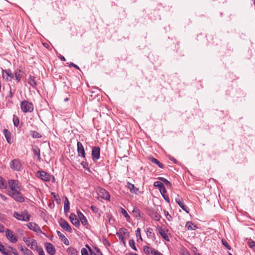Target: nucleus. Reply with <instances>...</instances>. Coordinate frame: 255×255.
<instances>
[{
	"label": "nucleus",
	"instance_id": "nucleus-64",
	"mask_svg": "<svg viewBox=\"0 0 255 255\" xmlns=\"http://www.w3.org/2000/svg\"><path fill=\"white\" fill-rule=\"evenodd\" d=\"M182 255H190V254L189 253L188 251H185L182 253Z\"/></svg>",
	"mask_w": 255,
	"mask_h": 255
},
{
	"label": "nucleus",
	"instance_id": "nucleus-42",
	"mask_svg": "<svg viewBox=\"0 0 255 255\" xmlns=\"http://www.w3.org/2000/svg\"><path fill=\"white\" fill-rule=\"evenodd\" d=\"M249 247L252 249H255V242L250 239L248 243Z\"/></svg>",
	"mask_w": 255,
	"mask_h": 255
},
{
	"label": "nucleus",
	"instance_id": "nucleus-43",
	"mask_svg": "<svg viewBox=\"0 0 255 255\" xmlns=\"http://www.w3.org/2000/svg\"><path fill=\"white\" fill-rule=\"evenodd\" d=\"M7 250L1 244H0V252L3 255H5V254L7 253Z\"/></svg>",
	"mask_w": 255,
	"mask_h": 255
},
{
	"label": "nucleus",
	"instance_id": "nucleus-51",
	"mask_svg": "<svg viewBox=\"0 0 255 255\" xmlns=\"http://www.w3.org/2000/svg\"><path fill=\"white\" fill-rule=\"evenodd\" d=\"M90 208L92 211L95 213H97L99 212V209L95 206H91Z\"/></svg>",
	"mask_w": 255,
	"mask_h": 255
},
{
	"label": "nucleus",
	"instance_id": "nucleus-1",
	"mask_svg": "<svg viewBox=\"0 0 255 255\" xmlns=\"http://www.w3.org/2000/svg\"><path fill=\"white\" fill-rule=\"evenodd\" d=\"M10 190L8 191V194L15 200L19 202L24 201V198L20 192L21 185L18 180H10L8 182Z\"/></svg>",
	"mask_w": 255,
	"mask_h": 255
},
{
	"label": "nucleus",
	"instance_id": "nucleus-41",
	"mask_svg": "<svg viewBox=\"0 0 255 255\" xmlns=\"http://www.w3.org/2000/svg\"><path fill=\"white\" fill-rule=\"evenodd\" d=\"M129 245L133 250L137 251L133 240L132 239L129 241Z\"/></svg>",
	"mask_w": 255,
	"mask_h": 255
},
{
	"label": "nucleus",
	"instance_id": "nucleus-25",
	"mask_svg": "<svg viewBox=\"0 0 255 255\" xmlns=\"http://www.w3.org/2000/svg\"><path fill=\"white\" fill-rule=\"evenodd\" d=\"M143 248L144 253L147 255H150V254H153L154 255V251H157L154 249H150L147 246H143Z\"/></svg>",
	"mask_w": 255,
	"mask_h": 255
},
{
	"label": "nucleus",
	"instance_id": "nucleus-10",
	"mask_svg": "<svg viewBox=\"0 0 255 255\" xmlns=\"http://www.w3.org/2000/svg\"><path fill=\"white\" fill-rule=\"evenodd\" d=\"M37 175L41 179L44 181H49L50 180V175L45 171H38Z\"/></svg>",
	"mask_w": 255,
	"mask_h": 255
},
{
	"label": "nucleus",
	"instance_id": "nucleus-57",
	"mask_svg": "<svg viewBox=\"0 0 255 255\" xmlns=\"http://www.w3.org/2000/svg\"><path fill=\"white\" fill-rule=\"evenodd\" d=\"M68 64H69L70 67H74L76 68L77 69H79V67L77 65L71 62L69 64V63H68Z\"/></svg>",
	"mask_w": 255,
	"mask_h": 255
},
{
	"label": "nucleus",
	"instance_id": "nucleus-6",
	"mask_svg": "<svg viewBox=\"0 0 255 255\" xmlns=\"http://www.w3.org/2000/svg\"><path fill=\"white\" fill-rule=\"evenodd\" d=\"M5 236L7 239L12 243H15L17 240V238L14 235L13 232L9 229H7L5 231Z\"/></svg>",
	"mask_w": 255,
	"mask_h": 255
},
{
	"label": "nucleus",
	"instance_id": "nucleus-18",
	"mask_svg": "<svg viewBox=\"0 0 255 255\" xmlns=\"http://www.w3.org/2000/svg\"><path fill=\"white\" fill-rule=\"evenodd\" d=\"M28 84L32 87H35L37 86V83L35 80V77L31 75H29L27 79Z\"/></svg>",
	"mask_w": 255,
	"mask_h": 255
},
{
	"label": "nucleus",
	"instance_id": "nucleus-37",
	"mask_svg": "<svg viewBox=\"0 0 255 255\" xmlns=\"http://www.w3.org/2000/svg\"><path fill=\"white\" fill-rule=\"evenodd\" d=\"M159 179L162 181H163L166 186L169 187H171V183L166 179L164 178L163 177H159Z\"/></svg>",
	"mask_w": 255,
	"mask_h": 255
},
{
	"label": "nucleus",
	"instance_id": "nucleus-7",
	"mask_svg": "<svg viewBox=\"0 0 255 255\" xmlns=\"http://www.w3.org/2000/svg\"><path fill=\"white\" fill-rule=\"evenodd\" d=\"M92 159L94 161L97 160L100 156V148L98 146H94L92 150Z\"/></svg>",
	"mask_w": 255,
	"mask_h": 255
},
{
	"label": "nucleus",
	"instance_id": "nucleus-53",
	"mask_svg": "<svg viewBox=\"0 0 255 255\" xmlns=\"http://www.w3.org/2000/svg\"><path fill=\"white\" fill-rule=\"evenodd\" d=\"M24 255H34V254L30 250L27 249L26 250H25Z\"/></svg>",
	"mask_w": 255,
	"mask_h": 255
},
{
	"label": "nucleus",
	"instance_id": "nucleus-8",
	"mask_svg": "<svg viewBox=\"0 0 255 255\" xmlns=\"http://www.w3.org/2000/svg\"><path fill=\"white\" fill-rule=\"evenodd\" d=\"M59 225L65 231L69 233H72V230L68 224V223L65 221V220H63L62 219H61L59 221Z\"/></svg>",
	"mask_w": 255,
	"mask_h": 255
},
{
	"label": "nucleus",
	"instance_id": "nucleus-5",
	"mask_svg": "<svg viewBox=\"0 0 255 255\" xmlns=\"http://www.w3.org/2000/svg\"><path fill=\"white\" fill-rule=\"evenodd\" d=\"M2 76L3 78L7 81H11L14 78V74L10 69L3 70Z\"/></svg>",
	"mask_w": 255,
	"mask_h": 255
},
{
	"label": "nucleus",
	"instance_id": "nucleus-28",
	"mask_svg": "<svg viewBox=\"0 0 255 255\" xmlns=\"http://www.w3.org/2000/svg\"><path fill=\"white\" fill-rule=\"evenodd\" d=\"M64 210L65 213L69 212L70 210V203L66 197H65V201H64Z\"/></svg>",
	"mask_w": 255,
	"mask_h": 255
},
{
	"label": "nucleus",
	"instance_id": "nucleus-52",
	"mask_svg": "<svg viewBox=\"0 0 255 255\" xmlns=\"http://www.w3.org/2000/svg\"><path fill=\"white\" fill-rule=\"evenodd\" d=\"M164 215L168 221H170L171 220L172 217L170 215L167 211H164Z\"/></svg>",
	"mask_w": 255,
	"mask_h": 255
},
{
	"label": "nucleus",
	"instance_id": "nucleus-11",
	"mask_svg": "<svg viewBox=\"0 0 255 255\" xmlns=\"http://www.w3.org/2000/svg\"><path fill=\"white\" fill-rule=\"evenodd\" d=\"M71 223L74 225L76 227H79L80 226V222L79 219L77 218L75 214L71 213L69 217Z\"/></svg>",
	"mask_w": 255,
	"mask_h": 255
},
{
	"label": "nucleus",
	"instance_id": "nucleus-46",
	"mask_svg": "<svg viewBox=\"0 0 255 255\" xmlns=\"http://www.w3.org/2000/svg\"><path fill=\"white\" fill-rule=\"evenodd\" d=\"M159 189V191H160L161 195L166 194V193L167 192V190H166V188L165 187L164 185H163L162 186V187L160 188Z\"/></svg>",
	"mask_w": 255,
	"mask_h": 255
},
{
	"label": "nucleus",
	"instance_id": "nucleus-27",
	"mask_svg": "<svg viewBox=\"0 0 255 255\" xmlns=\"http://www.w3.org/2000/svg\"><path fill=\"white\" fill-rule=\"evenodd\" d=\"M128 188L130 190V192L135 194L138 191V189L136 188L134 185L129 182L128 183Z\"/></svg>",
	"mask_w": 255,
	"mask_h": 255
},
{
	"label": "nucleus",
	"instance_id": "nucleus-39",
	"mask_svg": "<svg viewBox=\"0 0 255 255\" xmlns=\"http://www.w3.org/2000/svg\"><path fill=\"white\" fill-rule=\"evenodd\" d=\"M13 122L14 126L18 127L19 125V119L15 115H13Z\"/></svg>",
	"mask_w": 255,
	"mask_h": 255
},
{
	"label": "nucleus",
	"instance_id": "nucleus-33",
	"mask_svg": "<svg viewBox=\"0 0 255 255\" xmlns=\"http://www.w3.org/2000/svg\"><path fill=\"white\" fill-rule=\"evenodd\" d=\"M132 212L133 215L136 217L140 216V211L136 207H133Z\"/></svg>",
	"mask_w": 255,
	"mask_h": 255
},
{
	"label": "nucleus",
	"instance_id": "nucleus-63",
	"mask_svg": "<svg viewBox=\"0 0 255 255\" xmlns=\"http://www.w3.org/2000/svg\"><path fill=\"white\" fill-rule=\"evenodd\" d=\"M59 58L60 59V60L61 61H65L66 60L65 57L64 56H62L61 55H60L59 56Z\"/></svg>",
	"mask_w": 255,
	"mask_h": 255
},
{
	"label": "nucleus",
	"instance_id": "nucleus-32",
	"mask_svg": "<svg viewBox=\"0 0 255 255\" xmlns=\"http://www.w3.org/2000/svg\"><path fill=\"white\" fill-rule=\"evenodd\" d=\"M7 187V183L4 179L0 176V188L5 189Z\"/></svg>",
	"mask_w": 255,
	"mask_h": 255
},
{
	"label": "nucleus",
	"instance_id": "nucleus-56",
	"mask_svg": "<svg viewBox=\"0 0 255 255\" xmlns=\"http://www.w3.org/2000/svg\"><path fill=\"white\" fill-rule=\"evenodd\" d=\"M39 255H45V253L43 250V249H39L38 251H37Z\"/></svg>",
	"mask_w": 255,
	"mask_h": 255
},
{
	"label": "nucleus",
	"instance_id": "nucleus-35",
	"mask_svg": "<svg viewBox=\"0 0 255 255\" xmlns=\"http://www.w3.org/2000/svg\"><path fill=\"white\" fill-rule=\"evenodd\" d=\"M30 135L33 138H38L41 137L40 133L36 131L32 130L30 131Z\"/></svg>",
	"mask_w": 255,
	"mask_h": 255
},
{
	"label": "nucleus",
	"instance_id": "nucleus-24",
	"mask_svg": "<svg viewBox=\"0 0 255 255\" xmlns=\"http://www.w3.org/2000/svg\"><path fill=\"white\" fill-rule=\"evenodd\" d=\"M149 160L152 163L156 164L159 167L161 168H163L164 165L163 164H162L158 160L155 159V158L153 157H150L149 158Z\"/></svg>",
	"mask_w": 255,
	"mask_h": 255
},
{
	"label": "nucleus",
	"instance_id": "nucleus-50",
	"mask_svg": "<svg viewBox=\"0 0 255 255\" xmlns=\"http://www.w3.org/2000/svg\"><path fill=\"white\" fill-rule=\"evenodd\" d=\"M81 252L82 255H89L88 250L86 248H83Z\"/></svg>",
	"mask_w": 255,
	"mask_h": 255
},
{
	"label": "nucleus",
	"instance_id": "nucleus-48",
	"mask_svg": "<svg viewBox=\"0 0 255 255\" xmlns=\"http://www.w3.org/2000/svg\"><path fill=\"white\" fill-rule=\"evenodd\" d=\"M118 236L119 237V239L121 240V241L123 243L124 245H126V242L124 237H123L121 234L117 233Z\"/></svg>",
	"mask_w": 255,
	"mask_h": 255
},
{
	"label": "nucleus",
	"instance_id": "nucleus-3",
	"mask_svg": "<svg viewBox=\"0 0 255 255\" xmlns=\"http://www.w3.org/2000/svg\"><path fill=\"white\" fill-rule=\"evenodd\" d=\"M20 108L22 112L24 113H31L33 111V104L26 100H23L21 102Z\"/></svg>",
	"mask_w": 255,
	"mask_h": 255
},
{
	"label": "nucleus",
	"instance_id": "nucleus-40",
	"mask_svg": "<svg viewBox=\"0 0 255 255\" xmlns=\"http://www.w3.org/2000/svg\"><path fill=\"white\" fill-rule=\"evenodd\" d=\"M8 248L9 250L7 251V252H10L14 255H18V253L15 249H14L10 246L8 247Z\"/></svg>",
	"mask_w": 255,
	"mask_h": 255
},
{
	"label": "nucleus",
	"instance_id": "nucleus-58",
	"mask_svg": "<svg viewBox=\"0 0 255 255\" xmlns=\"http://www.w3.org/2000/svg\"><path fill=\"white\" fill-rule=\"evenodd\" d=\"M13 95V93L12 92L11 90H10L8 93V95L7 97H9L10 98H12Z\"/></svg>",
	"mask_w": 255,
	"mask_h": 255
},
{
	"label": "nucleus",
	"instance_id": "nucleus-20",
	"mask_svg": "<svg viewBox=\"0 0 255 255\" xmlns=\"http://www.w3.org/2000/svg\"><path fill=\"white\" fill-rule=\"evenodd\" d=\"M29 247L32 250H36L37 252L38 251L39 249L42 248V247L38 246L37 241L34 239L32 240V242H31V243L30 244V246Z\"/></svg>",
	"mask_w": 255,
	"mask_h": 255
},
{
	"label": "nucleus",
	"instance_id": "nucleus-31",
	"mask_svg": "<svg viewBox=\"0 0 255 255\" xmlns=\"http://www.w3.org/2000/svg\"><path fill=\"white\" fill-rule=\"evenodd\" d=\"M67 252L70 255H78V251L76 249L72 247L68 248Z\"/></svg>",
	"mask_w": 255,
	"mask_h": 255
},
{
	"label": "nucleus",
	"instance_id": "nucleus-34",
	"mask_svg": "<svg viewBox=\"0 0 255 255\" xmlns=\"http://www.w3.org/2000/svg\"><path fill=\"white\" fill-rule=\"evenodd\" d=\"M153 230L151 228L146 229V235L148 238H152L154 237V233H153Z\"/></svg>",
	"mask_w": 255,
	"mask_h": 255
},
{
	"label": "nucleus",
	"instance_id": "nucleus-59",
	"mask_svg": "<svg viewBox=\"0 0 255 255\" xmlns=\"http://www.w3.org/2000/svg\"><path fill=\"white\" fill-rule=\"evenodd\" d=\"M4 231V227L1 224H0V233H2Z\"/></svg>",
	"mask_w": 255,
	"mask_h": 255
},
{
	"label": "nucleus",
	"instance_id": "nucleus-49",
	"mask_svg": "<svg viewBox=\"0 0 255 255\" xmlns=\"http://www.w3.org/2000/svg\"><path fill=\"white\" fill-rule=\"evenodd\" d=\"M94 250L95 251V253H94L95 255H103L102 252L98 248L95 247Z\"/></svg>",
	"mask_w": 255,
	"mask_h": 255
},
{
	"label": "nucleus",
	"instance_id": "nucleus-16",
	"mask_svg": "<svg viewBox=\"0 0 255 255\" xmlns=\"http://www.w3.org/2000/svg\"><path fill=\"white\" fill-rule=\"evenodd\" d=\"M159 233L161 235V236L166 241H169V239L168 236L167 234V231L162 229L161 228L158 227L157 228Z\"/></svg>",
	"mask_w": 255,
	"mask_h": 255
},
{
	"label": "nucleus",
	"instance_id": "nucleus-17",
	"mask_svg": "<svg viewBox=\"0 0 255 255\" xmlns=\"http://www.w3.org/2000/svg\"><path fill=\"white\" fill-rule=\"evenodd\" d=\"M57 234L59 238L61 240V241L64 243L66 245H69V241L67 239V238L62 234L60 231H57Z\"/></svg>",
	"mask_w": 255,
	"mask_h": 255
},
{
	"label": "nucleus",
	"instance_id": "nucleus-60",
	"mask_svg": "<svg viewBox=\"0 0 255 255\" xmlns=\"http://www.w3.org/2000/svg\"><path fill=\"white\" fill-rule=\"evenodd\" d=\"M0 197L3 201H6L7 199V198L2 194H0Z\"/></svg>",
	"mask_w": 255,
	"mask_h": 255
},
{
	"label": "nucleus",
	"instance_id": "nucleus-22",
	"mask_svg": "<svg viewBox=\"0 0 255 255\" xmlns=\"http://www.w3.org/2000/svg\"><path fill=\"white\" fill-rule=\"evenodd\" d=\"M14 77L17 82L20 81L22 77V72L20 70H16L14 72Z\"/></svg>",
	"mask_w": 255,
	"mask_h": 255
},
{
	"label": "nucleus",
	"instance_id": "nucleus-19",
	"mask_svg": "<svg viewBox=\"0 0 255 255\" xmlns=\"http://www.w3.org/2000/svg\"><path fill=\"white\" fill-rule=\"evenodd\" d=\"M77 214L79 219L80 220L81 223L85 226L87 224V220L84 215L79 211H77Z\"/></svg>",
	"mask_w": 255,
	"mask_h": 255
},
{
	"label": "nucleus",
	"instance_id": "nucleus-21",
	"mask_svg": "<svg viewBox=\"0 0 255 255\" xmlns=\"http://www.w3.org/2000/svg\"><path fill=\"white\" fill-rule=\"evenodd\" d=\"M149 215L152 219L156 221H159L161 218L160 214L155 211H151Z\"/></svg>",
	"mask_w": 255,
	"mask_h": 255
},
{
	"label": "nucleus",
	"instance_id": "nucleus-14",
	"mask_svg": "<svg viewBox=\"0 0 255 255\" xmlns=\"http://www.w3.org/2000/svg\"><path fill=\"white\" fill-rule=\"evenodd\" d=\"M46 250L47 252L50 255H54L55 254V248L51 243H47L46 244Z\"/></svg>",
	"mask_w": 255,
	"mask_h": 255
},
{
	"label": "nucleus",
	"instance_id": "nucleus-61",
	"mask_svg": "<svg viewBox=\"0 0 255 255\" xmlns=\"http://www.w3.org/2000/svg\"><path fill=\"white\" fill-rule=\"evenodd\" d=\"M120 231V232H122L124 234L127 233V229L125 228H121Z\"/></svg>",
	"mask_w": 255,
	"mask_h": 255
},
{
	"label": "nucleus",
	"instance_id": "nucleus-54",
	"mask_svg": "<svg viewBox=\"0 0 255 255\" xmlns=\"http://www.w3.org/2000/svg\"><path fill=\"white\" fill-rule=\"evenodd\" d=\"M81 164L84 169L88 168V164L86 161H82Z\"/></svg>",
	"mask_w": 255,
	"mask_h": 255
},
{
	"label": "nucleus",
	"instance_id": "nucleus-26",
	"mask_svg": "<svg viewBox=\"0 0 255 255\" xmlns=\"http://www.w3.org/2000/svg\"><path fill=\"white\" fill-rule=\"evenodd\" d=\"M32 151L35 156H37V159L39 161L40 160V150L37 146H34L32 148Z\"/></svg>",
	"mask_w": 255,
	"mask_h": 255
},
{
	"label": "nucleus",
	"instance_id": "nucleus-47",
	"mask_svg": "<svg viewBox=\"0 0 255 255\" xmlns=\"http://www.w3.org/2000/svg\"><path fill=\"white\" fill-rule=\"evenodd\" d=\"M222 244L224 246H225L228 250H231V247L229 245V244H228L226 240L223 239L222 240Z\"/></svg>",
	"mask_w": 255,
	"mask_h": 255
},
{
	"label": "nucleus",
	"instance_id": "nucleus-29",
	"mask_svg": "<svg viewBox=\"0 0 255 255\" xmlns=\"http://www.w3.org/2000/svg\"><path fill=\"white\" fill-rule=\"evenodd\" d=\"M185 227L188 230H193L197 228L196 226L194 225L191 222H187L186 224Z\"/></svg>",
	"mask_w": 255,
	"mask_h": 255
},
{
	"label": "nucleus",
	"instance_id": "nucleus-9",
	"mask_svg": "<svg viewBox=\"0 0 255 255\" xmlns=\"http://www.w3.org/2000/svg\"><path fill=\"white\" fill-rule=\"evenodd\" d=\"M98 195L101 198H102L106 200H109V201L110 200V194L105 189L100 188L98 192Z\"/></svg>",
	"mask_w": 255,
	"mask_h": 255
},
{
	"label": "nucleus",
	"instance_id": "nucleus-15",
	"mask_svg": "<svg viewBox=\"0 0 255 255\" xmlns=\"http://www.w3.org/2000/svg\"><path fill=\"white\" fill-rule=\"evenodd\" d=\"M27 226L28 229L34 232H38L40 231L39 227L35 223H29Z\"/></svg>",
	"mask_w": 255,
	"mask_h": 255
},
{
	"label": "nucleus",
	"instance_id": "nucleus-44",
	"mask_svg": "<svg viewBox=\"0 0 255 255\" xmlns=\"http://www.w3.org/2000/svg\"><path fill=\"white\" fill-rule=\"evenodd\" d=\"M51 195L53 196L54 200L56 201L57 203H58L59 201H60L59 195L54 192H52Z\"/></svg>",
	"mask_w": 255,
	"mask_h": 255
},
{
	"label": "nucleus",
	"instance_id": "nucleus-12",
	"mask_svg": "<svg viewBox=\"0 0 255 255\" xmlns=\"http://www.w3.org/2000/svg\"><path fill=\"white\" fill-rule=\"evenodd\" d=\"M176 202L178 204V205L184 211H185L186 213H189V210L187 206H186L183 202V200L182 198H179L178 197V198L175 199Z\"/></svg>",
	"mask_w": 255,
	"mask_h": 255
},
{
	"label": "nucleus",
	"instance_id": "nucleus-30",
	"mask_svg": "<svg viewBox=\"0 0 255 255\" xmlns=\"http://www.w3.org/2000/svg\"><path fill=\"white\" fill-rule=\"evenodd\" d=\"M121 213L123 215V216L126 218L127 221L128 222H130V216H129V215L128 214V213H127V212L126 211V210H125L124 209L122 208H121Z\"/></svg>",
	"mask_w": 255,
	"mask_h": 255
},
{
	"label": "nucleus",
	"instance_id": "nucleus-36",
	"mask_svg": "<svg viewBox=\"0 0 255 255\" xmlns=\"http://www.w3.org/2000/svg\"><path fill=\"white\" fill-rule=\"evenodd\" d=\"M135 235H136V238H137V242H139V240H140L141 241H142V239L141 234H140V228H137V229L135 231Z\"/></svg>",
	"mask_w": 255,
	"mask_h": 255
},
{
	"label": "nucleus",
	"instance_id": "nucleus-55",
	"mask_svg": "<svg viewBox=\"0 0 255 255\" xmlns=\"http://www.w3.org/2000/svg\"><path fill=\"white\" fill-rule=\"evenodd\" d=\"M162 197L164 199V200L168 203L170 202V199L167 195L166 194L162 195Z\"/></svg>",
	"mask_w": 255,
	"mask_h": 255
},
{
	"label": "nucleus",
	"instance_id": "nucleus-4",
	"mask_svg": "<svg viewBox=\"0 0 255 255\" xmlns=\"http://www.w3.org/2000/svg\"><path fill=\"white\" fill-rule=\"evenodd\" d=\"M10 167L14 170L19 171L21 168V163L18 159H14L10 162Z\"/></svg>",
	"mask_w": 255,
	"mask_h": 255
},
{
	"label": "nucleus",
	"instance_id": "nucleus-2",
	"mask_svg": "<svg viewBox=\"0 0 255 255\" xmlns=\"http://www.w3.org/2000/svg\"><path fill=\"white\" fill-rule=\"evenodd\" d=\"M13 216L18 220L28 222L30 220L31 215L28 214L26 210H24L20 213L14 212Z\"/></svg>",
	"mask_w": 255,
	"mask_h": 255
},
{
	"label": "nucleus",
	"instance_id": "nucleus-62",
	"mask_svg": "<svg viewBox=\"0 0 255 255\" xmlns=\"http://www.w3.org/2000/svg\"><path fill=\"white\" fill-rule=\"evenodd\" d=\"M154 255H163L162 254H161L160 252L157 251H154Z\"/></svg>",
	"mask_w": 255,
	"mask_h": 255
},
{
	"label": "nucleus",
	"instance_id": "nucleus-38",
	"mask_svg": "<svg viewBox=\"0 0 255 255\" xmlns=\"http://www.w3.org/2000/svg\"><path fill=\"white\" fill-rule=\"evenodd\" d=\"M33 239H30L29 237H23V241L24 242L27 246H30V244L31 243V242L32 241Z\"/></svg>",
	"mask_w": 255,
	"mask_h": 255
},
{
	"label": "nucleus",
	"instance_id": "nucleus-13",
	"mask_svg": "<svg viewBox=\"0 0 255 255\" xmlns=\"http://www.w3.org/2000/svg\"><path fill=\"white\" fill-rule=\"evenodd\" d=\"M77 151L79 155L82 157H85V152L82 143L79 141L77 142Z\"/></svg>",
	"mask_w": 255,
	"mask_h": 255
},
{
	"label": "nucleus",
	"instance_id": "nucleus-23",
	"mask_svg": "<svg viewBox=\"0 0 255 255\" xmlns=\"http://www.w3.org/2000/svg\"><path fill=\"white\" fill-rule=\"evenodd\" d=\"M3 134L6 138L8 143H11L12 141L11 139V133L6 129H3Z\"/></svg>",
	"mask_w": 255,
	"mask_h": 255
},
{
	"label": "nucleus",
	"instance_id": "nucleus-45",
	"mask_svg": "<svg viewBox=\"0 0 255 255\" xmlns=\"http://www.w3.org/2000/svg\"><path fill=\"white\" fill-rule=\"evenodd\" d=\"M164 185V184L160 182V181H155L154 183V186L155 187H158L159 189L161 187H162V186Z\"/></svg>",
	"mask_w": 255,
	"mask_h": 255
}]
</instances>
